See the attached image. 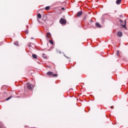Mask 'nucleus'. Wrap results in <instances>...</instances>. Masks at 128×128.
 I'll return each mask as SVG.
<instances>
[{"label": "nucleus", "instance_id": "nucleus-1", "mask_svg": "<svg viewBox=\"0 0 128 128\" xmlns=\"http://www.w3.org/2000/svg\"><path fill=\"white\" fill-rule=\"evenodd\" d=\"M119 22H120V24H121V26H123L124 28H126V20H124V21H122V19H120L119 20Z\"/></svg>", "mask_w": 128, "mask_h": 128}, {"label": "nucleus", "instance_id": "nucleus-2", "mask_svg": "<svg viewBox=\"0 0 128 128\" xmlns=\"http://www.w3.org/2000/svg\"><path fill=\"white\" fill-rule=\"evenodd\" d=\"M32 88H34V85L28 83L27 84V88H28L29 90H32Z\"/></svg>", "mask_w": 128, "mask_h": 128}, {"label": "nucleus", "instance_id": "nucleus-3", "mask_svg": "<svg viewBox=\"0 0 128 128\" xmlns=\"http://www.w3.org/2000/svg\"><path fill=\"white\" fill-rule=\"evenodd\" d=\"M48 76H58V74H54L52 72H47Z\"/></svg>", "mask_w": 128, "mask_h": 128}, {"label": "nucleus", "instance_id": "nucleus-4", "mask_svg": "<svg viewBox=\"0 0 128 128\" xmlns=\"http://www.w3.org/2000/svg\"><path fill=\"white\" fill-rule=\"evenodd\" d=\"M60 22L62 24H66V20L62 18L60 20Z\"/></svg>", "mask_w": 128, "mask_h": 128}, {"label": "nucleus", "instance_id": "nucleus-5", "mask_svg": "<svg viewBox=\"0 0 128 128\" xmlns=\"http://www.w3.org/2000/svg\"><path fill=\"white\" fill-rule=\"evenodd\" d=\"M118 36H119V38H122V32H118L117 33Z\"/></svg>", "mask_w": 128, "mask_h": 128}, {"label": "nucleus", "instance_id": "nucleus-6", "mask_svg": "<svg viewBox=\"0 0 128 128\" xmlns=\"http://www.w3.org/2000/svg\"><path fill=\"white\" fill-rule=\"evenodd\" d=\"M82 12L80 11V12H78L77 16H82Z\"/></svg>", "mask_w": 128, "mask_h": 128}, {"label": "nucleus", "instance_id": "nucleus-7", "mask_svg": "<svg viewBox=\"0 0 128 128\" xmlns=\"http://www.w3.org/2000/svg\"><path fill=\"white\" fill-rule=\"evenodd\" d=\"M50 36H52V34H50V33L48 32L47 34H46L47 38H50Z\"/></svg>", "mask_w": 128, "mask_h": 128}, {"label": "nucleus", "instance_id": "nucleus-8", "mask_svg": "<svg viewBox=\"0 0 128 128\" xmlns=\"http://www.w3.org/2000/svg\"><path fill=\"white\" fill-rule=\"evenodd\" d=\"M122 2V0H117L116 1V4H120Z\"/></svg>", "mask_w": 128, "mask_h": 128}, {"label": "nucleus", "instance_id": "nucleus-9", "mask_svg": "<svg viewBox=\"0 0 128 128\" xmlns=\"http://www.w3.org/2000/svg\"><path fill=\"white\" fill-rule=\"evenodd\" d=\"M96 26L97 28H102V26L98 22L96 23Z\"/></svg>", "mask_w": 128, "mask_h": 128}, {"label": "nucleus", "instance_id": "nucleus-10", "mask_svg": "<svg viewBox=\"0 0 128 128\" xmlns=\"http://www.w3.org/2000/svg\"><path fill=\"white\" fill-rule=\"evenodd\" d=\"M14 46H18V42L16 41L15 42H14Z\"/></svg>", "mask_w": 128, "mask_h": 128}, {"label": "nucleus", "instance_id": "nucleus-11", "mask_svg": "<svg viewBox=\"0 0 128 128\" xmlns=\"http://www.w3.org/2000/svg\"><path fill=\"white\" fill-rule=\"evenodd\" d=\"M32 58H37L36 54H32Z\"/></svg>", "mask_w": 128, "mask_h": 128}, {"label": "nucleus", "instance_id": "nucleus-12", "mask_svg": "<svg viewBox=\"0 0 128 128\" xmlns=\"http://www.w3.org/2000/svg\"><path fill=\"white\" fill-rule=\"evenodd\" d=\"M38 18H42V16L40 14H38Z\"/></svg>", "mask_w": 128, "mask_h": 128}, {"label": "nucleus", "instance_id": "nucleus-13", "mask_svg": "<svg viewBox=\"0 0 128 128\" xmlns=\"http://www.w3.org/2000/svg\"><path fill=\"white\" fill-rule=\"evenodd\" d=\"M45 10H50V6H48L46 7Z\"/></svg>", "mask_w": 128, "mask_h": 128}, {"label": "nucleus", "instance_id": "nucleus-14", "mask_svg": "<svg viewBox=\"0 0 128 128\" xmlns=\"http://www.w3.org/2000/svg\"><path fill=\"white\" fill-rule=\"evenodd\" d=\"M50 42L51 44H54V42H52V40H50Z\"/></svg>", "mask_w": 128, "mask_h": 128}, {"label": "nucleus", "instance_id": "nucleus-15", "mask_svg": "<svg viewBox=\"0 0 128 128\" xmlns=\"http://www.w3.org/2000/svg\"><path fill=\"white\" fill-rule=\"evenodd\" d=\"M12 98V96H10L9 98H6V100H10V98Z\"/></svg>", "mask_w": 128, "mask_h": 128}, {"label": "nucleus", "instance_id": "nucleus-16", "mask_svg": "<svg viewBox=\"0 0 128 128\" xmlns=\"http://www.w3.org/2000/svg\"><path fill=\"white\" fill-rule=\"evenodd\" d=\"M30 46H32V45H31L30 44H28V47H29V48H30Z\"/></svg>", "mask_w": 128, "mask_h": 128}, {"label": "nucleus", "instance_id": "nucleus-17", "mask_svg": "<svg viewBox=\"0 0 128 128\" xmlns=\"http://www.w3.org/2000/svg\"><path fill=\"white\" fill-rule=\"evenodd\" d=\"M64 56L66 58H68V57L66 56V55H64Z\"/></svg>", "mask_w": 128, "mask_h": 128}, {"label": "nucleus", "instance_id": "nucleus-18", "mask_svg": "<svg viewBox=\"0 0 128 128\" xmlns=\"http://www.w3.org/2000/svg\"><path fill=\"white\" fill-rule=\"evenodd\" d=\"M111 108H114V106H111Z\"/></svg>", "mask_w": 128, "mask_h": 128}, {"label": "nucleus", "instance_id": "nucleus-19", "mask_svg": "<svg viewBox=\"0 0 128 128\" xmlns=\"http://www.w3.org/2000/svg\"><path fill=\"white\" fill-rule=\"evenodd\" d=\"M62 10H64V8H62Z\"/></svg>", "mask_w": 128, "mask_h": 128}, {"label": "nucleus", "instance_id": "nucleus-20", "mask_svg": "<svg viewBox=\"0 0 128 128\" xmlns=\"http://www.w3.org/2000/svg\"><path fill=\"white\" fill-rule=\"evenodd\" d=\"M117 52H118V51Z\"/></svg>", "mask_w": 128, "mask_h": 128}, {"label": "nucleus", "instance_id": "nucleus-21", "mask_svg": "<svg viewBox=\"0 0 128 128\" xmlns=\"http://www.w3.org/2000/svg\"><path fill=\"white\" fill-rule=\"evenodd\" d=\"M106 14H104V15H103V16H106Z\"/></svg>", "mask_w": 128, "mask_h": 128}, {"label": "nucleus", "instance_id": "nucleus-22", "mask_svg": "<svg viewBox=\"0 0 128 128\" xmlns=\"http://www.w3.org/2000/svg\"><path fill=\"white\" fill-rule=\"evenodd\" d=\"M59 52V54H62V52Z\"/></svg>", "mask_w": 128, "mask_h": 128}, {"label": "nucleus", "instance_id": "nucleus-23", "mask_svg": "<svg viewBox=\"0 0 128 128\" xmlns=\"http://www.w3.org/2000/svg\"><path fill=\"white\" fill-rule=\"evenodd\" d=\"M26 32H28V30H26Z\"/></svg>", "mask_w": 128, "mask_h": 128}, {"label": "nucleus", "instance_id": "nucleus-24", "mask_svg": "<svg viewBox=\"0 0 128 128\" xmlns=\"http://www.w3.org/2000/svg\"><path fill=\"white\" fill-rule=\"evenodd\" d=\"M33 38H31V40H32Z\"/></svg>", "mask_w": 128, "mask_h": 128}, {"label": "nucleus", "instance_id": "nucleus-25", "mask_svg": "<svg viewBox=\"0 0 128 128\" xmlns=\"http://www.w3.org/2000/svg\"><path fill=\"white\" fill-rule=\"evenodd\" d=\"M43 54V56H44V54Z\"/></svg>", "mask_w": 128, "mask_h": 128}]
</instances>
